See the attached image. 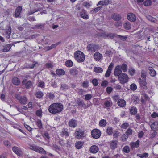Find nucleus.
I'll use <instances>...</instances> for the list:
<instances>
[{
	"label": "nucleus",
	"mask_w": 158,
	"mask_h": 158,
	"mask_svg": "<svg viewBox=\"0 0 158 158\" xmlns=\"http://www.w3.org/2000/svg\"><path fill=\"white\" fill-rule=\"evenodd\" d=\"M121 65H117L115 67L114 70V74L115 76H119L122 73Z\"/></svg>",
	"instance_id": "9"
},
{
	"label": "nucleus",
	"mask_w": 158,
	"mask_h": 158,
	"mask_svg": "<svg viewBox=\"0 0 158 158\" xmlns=\"http://www.w3.org/2000/svg\"><path fill=\"white\" fill-rule=\"evenodd\" d=\"M111 71L110 69H108L105 73V76L106 77H109Z\"/></svg>",
	"instance_id": "58"
},
{
	"label": "nucleus",
	"mask_w": 158,
	"mask_h": 158,
	"mask_svg": "<svg viewBox=\"0 0 158 158\" xmlns=\"http://www.w3.org/2000/svg\"><path fill=\"white\" fill-rule=\"evenodd\" d=\"M148 69L149 71V73L151 76L154 77L156 75V71L152 67H149L148 68Z\"/></svg>",
	"instance_id": "31"
},
{
	"label": "nucleus",
	"mask_w": 158,
	"mask_h": 158,
	"mask_svg": "<svg viewBox=\"0 0 158 158\" xmlns=\"http://www.w3.org/2000/svg\"><path fill=\"white\" fill-rule=\"evenodd\" d=\"M32 85V83L31 81H28L25 85L26 88L27 89H29L31 88Z\"/></svg>",
	"instance_id": "46"
},
{
	"label": "nucleus",
	"mask_w": 158,
	"mask_h": 158,
	"mask_svg": "<svg viewBox=\"0 0 158 158\" xmlns=\"http://www.w3.org/2000/svg\"><path fill=\"white\" fill-rule=\"evenodd\" d=\"M98 150L99 148L98 147L95 145L92 146L89 149L90 152L92 153H97L98 152Z\"/></svg>",
	"instance_id": "18"
},
{
	"label": "nucleus",
	"mask_w": 158,
	"mask_h": 158,
	"mask_svg": "<svg viewBox=\"0 0 158 158\" xmlns=\"http://www.w3.org/2000/svg\"><path fill=\"white\" fill-rule=\"evenodd\" d=\"M35 95L38 98H42L43 96V93L42 92L39 91L36 92Z\"/></svg>",
	"instance_id": "38"
},
{
	"label": "nucleus",
	"mask_w": 158,
	"mask_h": 158,
	"mask_svg": "<svg viewBox=\"0 0 158 158\" xmlns=\"http://www.w3.org/2000/svg\"><path fill=\"white\" fill-rule=\"evenodd\" d=\"M69 86L66 84H62L61 85L60 89L62 90H65L69 89Z\"/></svg>",
	"instance_id": "40"
},
{
	"label": "nucleus",
	"mask_w": 158,
	"mask_h": 158,
	"mask_svg": "<svg viewBox=\"0 0 158 158\" xmlns=\"http://www.w3.org/2000/svg\"><path fill=\"white\" fill-rule=\"evenodd\" d=\"M124 27L126 29H130L131 28V25L129 22H127L124 24Z\"/></svg>",
	"instance_id": "42"
},
{
	"label": "nucleus",
	"mask_w": 158,
	"mask_h": 158,
	"mask_svg": "<svg viewBox=\"0 0 158 158\" xmlns=\"http://www.w3.org/2000/svg\"><path fill=\"white\" fill-rule=\"evenodd\" d=\"M151 128L153 130H156L158 129V122H155L150 126Z\"/></svg>",
	"instance_id": "24"
},
{
	"label": "nucleus",
	"mask_w": 158,
	"mask_h": 158,
	"mask_svg": "<svg viewBox=\"0 0 158 158\" xmlns=\"http://www.w3.org/2000/svg\"><path fill=\"white\" fill-rule=\"evenodd\" d=\"M19 102L22 104L24 105L26 103V99H19Z\"/></svg>",
	"instance_id": "61"
},
{
	"label": "nucleus",
	"mask_w": 158,
	"mask_h": 158,
	"mask_svg": "<svg viewBox=\"0 0 158 158\" xmlns=\"http://www.w3.org/2000/svg\"><path fill=\"white\" fill-rule=\"evenodd\" d=\"M139 141L138 140L136 142H132L130 144V146L132 149H133L135 148H138L139 147Z\"/></svg>",
	"instance_id": "22"
},
{
	"label": "nucleus",
	"mask_w": 158,
	"mask_h": 158,
	"mask_svg": "<svg viewBox=\"0 0 158 158\" xmlns=\"http://www.w3.org/2000/svg\"><path fill=\"white\" fill-rule=\"evenodd\" d=\"M94 71L97 73H100L103 72V69L100 67H96L94 68Z\"/></svg>",
	"instance_id": "33"
},
{
	"label": "nucleus",
	"mask_w": 158,
	"mask_h": 158,
	"mask_svg": "<svg viewBox=\"0 0 158 158\" xmlns=\"http://www.w3.org/2000/svg\"><path fill=\"white\" fill-rule=\"evenodd\" d=\"M74 58L78 62H82L85 60L84 54L80 51H78L74 53Z\"/></svg>",
	"instance_id": "2"
},
{
	"label": "nucleus",
	"mask_w": 158,
	"mask_h": 158,
	"mask_svg": "<svg viewBox=\"0 0 158 158\" xmlns=\"http://www.w3.org/2000/svg\"><path fill=\"white\" fill-rule=\"evenodd\" d=\"M117 142L116 140H115L110 142V147L112 149L114 150L117 147Z\"/></svg>",
	"instance_id": "20"
},
{
	"label": "nucleus",
	"mask_w": 158,
	"mask_h": 158,
	"mask_svg": "<svg viewBox=\"0 0 158 158\" xmlns=\"http://www.w3.org/2000/svg\"><path fill=\"white\" fill-rule=\"evenodd\" d=\"M83 144V143L82 142L78 141L75 143V145L77 149H80L82 147Z\"/></svg>",
	"instance_id": "34"
},
{
	"label": "nucleus",
	"mask_w": 158,
	"mask_h": 158,
	"mask_svg": "<svg viewBox=\"0 0 158 158\" xmlns=\"http://www.w3.org/2000/svg\"><path fill=\"white\" fill-rule=\"evenodd\" d=\"M106 107H110L112 104V103L110 101H106L104 103Z\"/></svg>",
	"instance_id": "57"
},
{
	"label": "nucleus",
	"mask_w": 158,
	"mask_h": 158,
	"mask_svg": "<svg viewBox=\"0 0 158 158\" xmlns=\"http://www.w3.org/2000/svg\"><path fill=\"white\" fill-rule=\"evenodd\" d=\"M12 83L15 85H19L20 81L19 79L17 77H14L12 79Z\"/></svg>",
	"instance_id": "23"
},
{
	"label": "nucleus",
	"mask_w": 158,
	"mask_h": 158,
	"mask_svg": "<svg viewBox=\"0 0 158 158\" xmlns=\"http://www.w3.org/2000/svg\"><path fill=\"white\" fill-rule=\"evenodd\" d=\"M84 132L81 130L79 129L76 131L75 132V136L78 139H81L84 137Z\"/></svg>",
	"instance_id": "11"
},
{
	"label": "nucleus",
	"mask_w": 158,
	"mask_h": 158,
	"mask_svg": "<svg viewBox=\"0 0 158 158\" xmlns=\"http://www.w3.org/2000/svg\"><path fill=\"white\" fill-rule=\"evenodd\" d=\"M70 74L73 76H76L78 74L79 71L75 68H73L70 69Z\"/></svg>",
	"instance_id": "19"
},
{
	"label": "nucleus",
	"mask_w": 158,
	"mask_h": 158,
	"mask_svg": "<svg viewBox=\"0 0 158 158\" xmlns=\"http://www.w3.org/2000/svg\"><path fill=\"white\" fill-rule=\"evenodd\" d=\"M139 82L140 86L143 88V89L147 90L148 87L146 86L147 83L145 80H142L141 78L139 79Z\"/></svg>",
	"instance_id": "17"
},
{
	"label": "nucleus",
	"mask_w": 158,
	"mask_h": 158,
	"mask_svg": "<svg viewBox=\"0 0 158 158\" xmlns=\"http://www.w3.org/2000/svg\"><path fill=\"white\" fill-rule=\"evenodd\" d=\"M12 149L14 152L18 156H22V152L19 148L14 146L12 148Z\"/></svg>",
	"instance_id": "12"
},
{
	"label": "nucleus",
	"mask_w": 158,
	"mask_h": 158,
	"mask_svg": "<svg viewBox=\"0 0 158 158\" xmlns=\"http://www.w3.org/2000/svg\"><path fill=\"white\" fill-rule=\"evenodd\" d=\"M91 134L92 137L93 138L96 139H98L101 136V131L98 129H94L92 131Z\"/></svg>",
	"instance_id": "4"
},
{
	"label": "nucleus",
	"mask_w": 158,
	"mask_h": 158,
	"mask_svg": "<svg viewBox=\"0 0 158 158\" xmlns=\"http://www.w3.org/2000/svg\"><path fill=\"white\" fill-rule=\"evenodd\" d=\"M106 133L109 135H112L113 132V129L111 127H107L106 129Z\"/></svg>",
	"instance_id": "41"
},
{
	"label": "nucleus",
	"mask_w": 158,
	"mask_h": 158,
	"mask_svg": "<svg viewBox=\"0 0 158 158\" xmlns=\"http://www.w3.org/2000/svg\"><path fill=\"white\" fill-rule=\"evenodd\" d=\"M152 3V2L149 0H147L145 1L144 2V5L146 6H150Z\"/></svg>",
	"instance_id": "49"
},
{
	"label": "nucleus",
	"mask_w": 158,
	"mask_h": 158,
	"mask_svg": "<svg viewBox=\"0 0 158 158\" xmlns=\"http://www.w3.org/2000/svg\"><path fill=\"white\" fill-rule=\"evenodd\" d=\"M77 103L79 106H82L84 108L86 107V106L85 104H84L82 101H80V100H79L77 101Z\"/></svg>",
	"instance_id": "43"
},
{
	"label": "nucleus",
	"mask_w": 158,
	"mask_h": 158,
	"mask_svg": "<svg viewBox=\"0 0 158 158\" xmlns=\"http://www.w3.org/2000/svg\"><path fill=\"white\" fill-rule=\"evenodd\" d=\"M129 126V124L127 123H123L121 125V128L123 129H126Z\"/></svg>",
	"instance_id": "48"
},
{
	"label": "nucleus",
	"mask_w": 158,
	"mask_h": 158,
	"mask_svg": "<svg viewBox=\"0 0 158 158\" xmlns=\"http://www.w3.org/2000/svg\"><path fill=\"white\" fill-rule=\"evenodd\" d=\"M117 36L118 37V38L120 39L123 41L126 40L127 38V37L125 36H121L118 35H117Z\"/></svg>",
	"instance_id": "53"
},
{
	"label": "nucleus",
	"mask_w": 158,
	"mask_h": 158,
	"mask_svg": "<svg viewBox=\"0 0 158 158\" xmlns=\"http://www.w3.org/2000/svg\"><path fill=\"white\" fill-rule=\"evenodd\" d=\"M109 2L110 1L109 0L101 1L99 2L98 4H97V6H98V5L102 6L107 5L109 4Z\"/></svg>",
	"instance_id": "28"
},
{
	"label": "nucleus",
	"mask_w": 158,
	"mask_h": 158,
	"mask_svg": "<svg viewBox=\"0 0 158 158\" xmlns=\"http://www.w3.org/2000/svg\"><path fill=\"white\" fill-rule=\"evenodd\" d=\"M102 8L101 6L95 8L94 9L91 11L90 12L92 14H94L96 12H98L99 10H100Z\"/></svg>",
	"instance_id": "39"
},
{
	"label": "nucleus",
	"mask_w": 158,
	"mask_h": 158,
	"mask_svg": "<svg viewBox=\"0 0 158 158\" xmlns=\"http://www.w3.org/2000/svg\"><path fill=\"white\" fill-rule=\"evenodd\" d=\"M146 18L148 19L152 22L156 23L157 22V20L155 18L152 17L151 16L148 15H147L146 16Z\"/></svg>",
	"instance_id": "30"
},
{
	"label": "nucleus",
	"mask_w": 158,
	"mask_h": 158,
	"mask_svg": "<svg viewBox=\"0 0 158 158\" xmlns=\"http://www.w3.org/2000/svg\"><path fill=\"white\" fill-rule=\"evenodd\" d=\"M88 51L94 52L98 50V46L94 44H88L87 47Z\"/></svg>",
	"instance_id": "7"
},
{
	"label": "nucleus",
	"mask_w": 158,
	"mask_h": 158,
	"mask_svg": "<svg viewBox=\"0 0 158 158\" xmlns=\"http://www.w3.org/2000/svg\"><path fill=\"white\" fill-rule=\"evenodd\" d=\"M30 149L40 153H42L44 154H46V151L44 150L43 148L41 147L35 146H30Z\"/></svg>",
	"instance_id": "5"
},
{
	"label": "nucleus",
	"mask_w": 158,
	"mask_h": 158,
	"mask_svg": "<svg viewBox=\"0 0 158 158\" xmlns=\"http://www.w3.org/2000/svg\"><path fill=\"white\" fill-rule=\"evenodd\" d=\"M44 24H40L39 25H35L34 27H32L31 28L34 29H42V28L44 26Z\"/></svg>",
	"instance_id": "35"
},
{
	"label": "nucleus",
	"mask_w": 158,
	"mask_h": 158,
	"mask_svg": "<svg viewBox=\"0 0 158 158\" xmlns=\"http://www.w3.org/2000/svg\"><path fill=\"white\" fill-rule=\"evenodd\" d=\"M28 20L29 21H35L36 20L35 19L33 16H30L28 17L27 18Z\"/></svg>",
	"instance_id": "64"
},
{
	"label": "nucleus",
	"mask_w": 158,
	"mask_h": 158,
	"mask_svg": "<svg viewBox=\"0 0 158 158\" xmlns=\"http://www.w3.org/2000/svg\"><path fill=\"white\" fill-rule=\"evenodd\" d=\"M98 36L105 39L110 38L113 39L115 37V34L112 33H109L107 34L105 33L99 34Z\"/></svg>",
	"instance_id": "6"
},
{
	"label": "nucleus",
	"mask_w": 158,
	"mask_h": 158,
	"mask_svg": "<svg viewBox=\"0 0 158 158\" xmlns=\"http://www.w3.org/2000/svg\"><path fill=\"white\" fill-rule=\"evenodd\" d=\"M56 74L59 76L63 75L65 74V71L62 69H59L56 71Z\"/></svg>",
	"instance_id": "32"
},
{
	"label": "nucleus",
	"mask_w": 158,
	"mask_h": 158,
	"mask_svg": "<svg viewBox=\"0 0 158 158\" xmlns=\"http://www.w3.org/2000/svg\"><path fill=\"white\" fill-rule=\"evenodd\" d=\"M107 124L106 122L104 119H102L99 122V125L102 127H105Z\"/></svg>",
	"instance_id": "37"
},
{
	"label": "nucleus",
	"mask_w": 158,
	"mask_h": 158,
	"mask_svg": "<svg viewBox=\"0 0 158 158\" xmlns=\"http://www.w3.org/2000/svg\"><path fill=\"white\" fill-rule=\"evenodd\" d=\"M61 135L62 137H68L69 136V133L68 132L67 130L63 129L61 133Z\"/></svg>",
	"instance_id": "27"
},
{
	"label": "nucleus",
	"mask_w": 158,
	"mask_h": 158,
	"mask_svg": "<svg viewBox=\"0 0 158 158\" xmlns=\"http://www.w3.org/2000/svg\"><path fill=\"white\" fill-rule=\"evenodd\" d=\"M22 10L21 7L19 6L17 8L15 12V16L16 18L21 17L20 14Z\"/></svg>",
	"instance_id": "16"
},
{
	"label": "nucleus",
	"mask_w": 158,
	"mask_h": 158,
	"mask_svg": "<svg viewBox=\"0 0 158 158\" xmlns=\"http://www.w3.org/2000/svg\"><path fill=\"white\" fill-rule=\"evenodd\" d=\"M63 105L60 103H55L51 104L49 107V112L53 114L59 113L63 110Z\"/></svg>",
	"instance_id": "1"
},
{
	"label": "nucleus",
	"mask_w": 158,
	"mask_h": 158,
	"mask_svg": "<svg viewBox=\"0 0 158 158\" xmlns=\"http://www.w3.org/2000/svg\"><path fill=\"white\" fill-rule=\"evenodd\" d=\"M12 45L11 44H9L6 45L4 47V48L2 51L3 52H7L11 48Z\"/></svg>",
	"instance_id": "29"
},
{
	"label": "nucleus",
	"mask_w": 158,
	"mask_h": 158,
	"mask_svg": "<svg viewBox=\"0 0 158 158\" xmlns=\"http://www.w3.org/2000/svg\"><path fill=\"white\" fill-rule=\"evenodd\" d=\"M83 5L86 7L88 8L91 6V4L90 2H86L84 3Z\"/></svg>",
	"instance_id": "56"
},
{
	"label": "nucleus",
	"mask_w": 158,
	"mask_h": 158,
	"mask_svg": "<svg viewBox=\"0 0 158 158\" xmlns=\"http://www.w3.org/2000/svg\"><path fill=\"white\" fill-rule=\"evenodd\" d=\"M102 55L99 52H96L94 55V59L97 61H99L102 58Z\"/></svg>",
	"instance_id": "21"
},
{
	"label": "nucleus",
	"mask_w": 158,
	"mask_h": 158,
	"mask_svg": "<svg viewBox=\"0 0 158 158\" xmlns=\"http://www.w3.org/2000/svg\"><path fill=\"white\" fill-rule=\"evenodd\" d=\"M80 15L81 17L84 19H87L89 18V16L87 15V11L84 9H82L80 12Z\"/></svg>",
	"instance_id": "14"
},
{
	"label": "nucleus",
	"mask_w": 158,
	"mask_h": 158,
	"mask_svg": "<svg viewBox=\"0 0 158 158\" xmlns=\"http://www.w3.org/2000/svg\"><path fill=\"white\" fill-rule=\"evenodd\" d=\"M24 126L29 131H31L32 128L29 125L27 124H24Z\"/></svg>",
	"instance_id": "59"
},
{
	"label": "nucleus",
	"mask_w": 158,
	"mask_h": 158,
	"mask_svg": "<svg viewBox=\"0 0 158 158\" xmlns=\"http://www.w3.org/2000/svg\"><path fill=\"white\" fill-rule=\"evenodd\" d=\"M127 17L129 20L132 22L135 21L136 19V17L135 14L131 13H128Z\"/></svg>",
	"instance_id": "13"
},
{
	"label": "nucleus",
	"mask_w": 158,
	"mask_h": 158,
	"mask_svg": "<svg viewBox=\"0 0 158 158\" xmlns=\"http://www.w3.org/2000/svg\"><path fill=\"white\" fill-rule=\"evenodd\" d=\"M11 28L10 24H8L6 26V29L5 30V35L6 38L9 39L11 33Z\"/></svg>",
	"instance_id": "8"
},
{
	"label": "nucleus",
	"mask_w": 158,
	"mask_h": 158,
	"mask_svg": "<svg viewBox=\"0 0 158 158\" xmlns=\"http://www.w3.org/2000/svg\"><path fill=\"white\" fill-rule=\"evenodd\" d=\"M36 125H37L38 127L41 129L42 127V124L41 120L38 119L36 121Z\"/></svg>",
	"instance_id": "45"
},
{
	"label": "nucleus",
	"mask_w": 158,
	"mask_h": 158,
	"mask_svg": "<svg viewBox=\"0 0 158 158\" xmlns=\"http://www.w3.org/2000/svg\"><path fill=\"white\" fill-rule=\"evenodd\" d=\"M132 130L130 128H129L126 131V134L129 136L132 134Z\"/></svg>",
	"instance_id": "55"
},
{
	"label": "nucleus",
	"mask_w": 158,
	"mask_h": 158,
	"mask_svg": "<svg viewBox=\"0 0 158 158\" xmlns=\"http://www.w3.org/2000/svg\"><path fill=\"white\" fill-rule=\"evenodd\" d=\"M123 151L125 153H129L130 151L129 147L128 146H125L123 148Z\"/></svg>",
	"instance_id": "47"
},
{
	"label": "nucleus",
	"mask_w": 158,
	"mask_h": 158,
	"mask_svg": "<svg viewBox=\"0 0 158 158\" xmlns=\"http://www.w3.org/2000/svg\"><path fill=\"white\" fill-rule=\"evenodd\" d=\"M107 84V81L106 80H105L102 82L101 84V86L103 87H106Z\"/></svg>",
	"instance_id": "63"
},
{
	"label": "nucleus",
	"mask_w": 158,
	"mask_h": 158,
	"mask_svg": "<svg viewBox=\"0 0 158 158\" xmlns=\"http://www.w3.org/2000/svg\"><path fill=\"white\" fill-rule=\"evenodd\" d=\"M77 121L73 119H71L68 123L69 126L71 127H75L77 126Z\"/></svg>",
	"instance_id": "15"
},
{
	"label": "nucleus",
	"mask_w": 158,
	"mask_h": 158,
	"mask_svg": "<svg viewBox=\"0 0 158 158\" xmlns=\"http://www.w3.org/2000/svg\"><path fill=\"white\" fill-rule=\"evenodd\" d=\"M129 110L130 113L133 115L136 114L137 112V109L136 107L134 106L131 107Z\"/></svg>",
	"instance_id": "25"
},
{
	"label": "nucleus",
	"mask_w": 158,
	"mask_h": 158,
	"mask_svg": "<svg viewBox=\"0 0 158 158\" xmlns=\"http://www.w3.org/2000/svg\"><path fill=\"white\" fill-rule=\"evenodd\" d=\"M111 18L114 21H118L121 20L122 17L119 14L114 13L111 15Z\"/></svg>",
	"instance_id": "10"
},
{
	"label": "nucleus",
	"mask_w": 158,
	"mask_h": 158,
	"mask_svg": "<svg viewBox=\"0 0 158 158\" xmlns=\"http://www.w3.org/2000/svg\"><path fill=\"white\" fill-rule=\"evenodd\" d=\"M128 136L126 134L123 135L121 137V140L123 141L124 142L126 141V139L128 138Z\"/></svg>",
	"instance_id": "52"
},
{
	"label": "nucleus",
	"mask_w": 158,
	"mask_h": 158,
	"mask_svg": "<svg viewBox=\"0 0 158 158\" xmlns=\"http://www.w3.org/2000/svg\"><path fill=\"white\" fill-rule=\"evenodd\" d=\"M73 62L70 60H67L65 62L66 66L69 67H70L73 65Z\"/></svg>",
	"instance_id": "36"
},
{
	"label": "nucleus",
	"mask_w": 158,
	"mask_h": 158,
	"mask_svg": "<svg viewBox=\"0 0 158 158\" xmlns=\"http://www.w3.org/2000/svg\"><path fill=\"white\" fill-rule=\"evenodd\" d=\"M113 137L115 138H117L119 136V133L117 131H115L113 133Z\"/></svg>",
	"instance_id": "60"
},
{
	"label": "nucleus",
	"mask_w": 158,
	"mask_h": 158,
	"mask_svg": "<svg viewBox=\"0 0 158 158\" xmlns=\"http://www.w3.org/2000/svg\"><path fill=\"white\" fill-rule=\"evenodd\" d=\"M92 82L95 86H97L98 84V81L96 79H93Z\"/></svg>",
	"instance_id": "54"
},
{
	"label": "nucleus",
	"mask_w": 158,
	"mask_h": 158,
	"mask_svg": "<svg viewBox=\"0 0 158 158\" xmlns=\"http://www.w3.org/2000/svg\"><path fill=\"white\" fill-rule=\"evenodd\" d=\"M129 77L127 75L124 73H122L118 77V79L120 83L121 84H124L128 82Z\"/></svg>",
	"instance_id": "3"
},
{
	"label": "nucleus",
	"mask_w": 158,
	"mask_h": 158,
	"mask_svg": "<svg viewBox=\"0 0 158 158\" xmlns=\"http://www.w3.org/2000/svg\"><path fill=\"white\" fill-rule=\"evenodd\" d=\"M112 90V88L110 87H108L106 89V91L109 94H110Z\"/></svg>",
	"instance_id": "62"
},
{
	"label": "nucleus",
	"mask_w": 158,
	"mask_h": 158,
	"mask_svg": "<svg viewBox=\"0 0 158 158\" xmlns=\"http://www.w3.org/2000/svg\"><path fill=\"white\" fill-rule=\"evenodd\" d=\"M117 103L118 105L121 107H123L126 105V102L124 99H118Z\"/></svg>",
	"instance_id": "26"
},
{
	"label": "nucleus",
	"mask_w": 158,
	"mask_h": 158,
	"mask_svg": "<svg viewBox=\"0 0 158 158\" xmlns=\"http://www.w3.org/2000/svg\"><path fill=\"white\" fill-rule=\"evenodd\" d=\"M130 88L131 90L133 91L137 89V86L135 84L133 83L130 86Z\"/></svg>",
	"instance_id": "50"
},
{
	"label": "nucleus",
	"mask_w": 158,
	"mask_h": 158,
	"mask_svg": "<svg viewBox=\"0 0 158 158\" xmlns=\"http://www.w3.org/2000/svg\"><path fill=\"white\" fill-rule=\"evenodd\" d=\"M14 96L16 99H26V97H24L23 98L20 95V94H15Z\"/></svg>",
	"instance_id": "51"
},
{
	"label": "nucleus",
	"mask_w": 158,
	"mask_h": 158,
	"mask_svg": "<svg viewBox=\"0 0 158 158\" xmlns=\"http://www.w3.org/2000/svg\"><path fill=\"white\" fill-rule=\"evenodd\" d=\"M121 69L123 72H126L127 71V65L125 64H123L122 66H121Z\"/></svg>",
	"instance_id": "44"
}]
</instances>
